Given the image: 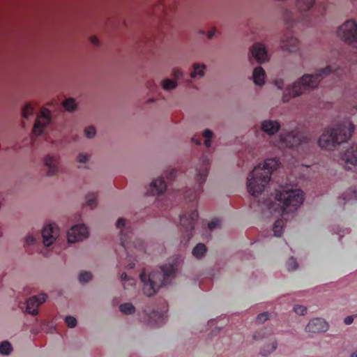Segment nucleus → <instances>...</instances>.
Returning a JSON list of instances; mask_svg holds the SVG:
<instances>
[{
  "mask_svg": "<svg viewBox=\"0 0 357 357\" xmlns=\"http://www.w3.org/2000/svg\"><path fill=\"white\" fill-rule=\"evenodd\" d=\"M280 128V124L276 121L265 120L261 125V130L268 135L277 133Z\"/></svg>",
  "mask_w": 357,
  "mask_h": 357,
  "instance_id": "nucleus-18",
  "label": "nucleus"
},
{
  "mask_svg": "<svg viewBox=\"0 0 357 357\" xmlns=\"http://www.w3.org/2000/svg\"><path fill=\"white\" fill-rule=\"evenodd\" d=\"M85 135L88 138H92L96 135V129L93 126H89L84 130Z\"/></svg>",
  "mask_w": 357,
  "mask_h": 357,
  "instance_id": "nucleus-39",
  "label": "nucleus"
},
{
  "mask_svg": "<svg viewBox=\"0 0 357 357\" xmlns=\"http://www.w3.org/2000/svg\"><path fill=\"white\" fill-rule=\"evenodd\" d=\"M219 225V221L218 220H213L208 222V227L210 230H212L217 227Z\"/></svg>",
  "mask_w": 357,
  "mask_h": 357,
  "instance_id": "nucleus-44",
  "label": "nucleus"
},
{
  "mask_svg": "<svg viewBox=\"0 0 357 357\" xmlns=\"http://www.w3.org/2000/svg\"><path fill=\"white\" fill-rule=\"evenodd\" d=\"M36 107V104L33 102L26 104L22 109V118L27 119L29 116H33Z\"/></svg>",
  "mask_w": 357,
  "mask_h": 357,
  "instance_id": "nucleus-23",
  "label": "nucleus"
},
{
  "mask_svg": "<svg viewBox=\"0 0 357 357\" xmlns=\"http://www.w3.org/2000/svg\"><path fill=\"white\" fill-rule=\"evenodd\" d=\"M208 248L205 244L199 243L192 249V254L197 259H202L207 252Z\"/></svg>",
  "mask_w": 357,
  "mask_h": 357,
  "instance_id": "nucleus-21",
  "label": "nucleus"
},
{
  "mask_svg": "<svg viewBox=\"0 0 357 357\" xmlns=\"http://www.w3.org/2000/svg\"><path fill=\"white\" fill-rule=\"evenodd\" d=\"M121 278L122 280H129V278L128 276L127 275V274L126 273H123L121 275Z\"/></svg>",
  "mask_w": 357,
  "mask_h": 357,
  "instance_id": "nucleus-50",
  "label": "nucleus"
},
{
  "mask_svg": "<svg viewBox=\"0 0 357 357\" xmlns=\"http://www.w3.org/2000/svg\"><path fill=\"white\" fill-rule=\"evenodd\" d=\"M321 78V75L319 73L303 75L292 85L291 89L286 90L283 96L284 101H289L291 98H295L317 88Z\"/></svg>",
  "mask_w": 357,
  "mask_h": 357,
  "instance_id": "nucleus-5",
  "label": "nucleus"
},
{
  "mask_svg": "<svg viewBox=\"0 0 357 357\" xmlns=\"http://www.w3.org/2000/svg\"><path fill=\"white\" fill-rule=\"evenodd\" d=\"M198 213L197 211H191L190 213L184 214L181 217V225L184 229V238H186V243H188L192 236V231L195 228Z\"/></svg>",
  "mask_w": 357,
  "mask_h": 357,
  "instance_id": "nucleus-7",
  "label": "nucleus"
},
{
  "mask_svg": "<svg viewBox=\"0 0 357 357\" xmlns=\"http://www.w3.org/2000/svg\"><path fill=\"white\" fill-rule=\"evenodd\" d=\"M174 275L175 268L171 264H165L148 275L142 271L139 278L144 283V293L148 296H153L162 286L169 283Z\"/></svg>",
  "mask_w": 357,
  "mask_h": 357,
  "instance_id": "nucleus-3",
  "label": "nucleus"
},
{
  "mask_svg": "<svg viewBox=\"0 0 357 357\" xmlns=\"http://www.w3.org/2000/svg\"><path fill=\"white\" fill-rule=\"evenodd\" d=\"M328 69V68H326V69L323 70H322V73H326V71Z\"/></svg>",
  "mask_w": 357,
  "mask_h": 357,
  "instance_id": "nucleus-52",
  "label": "nucleus"
},
{
  "mask_svg": "<svg viewBox=\"0 0 357 357\" xmlns=\"http://www.w3.org/2000/svg\"><path fill=\"white\" fill-rule=\"evenodd\" d=\"M47 298L46 294H40L29 298L26 301V312L32 315L38 314L39 306L44 303Z\"/></svg>",
  "mask_w": 357,
  "mask_h": 357,
  "instance_id": "nucleus-11",
  "label": "nucleus"
},
{
  "mask_svg": "<svg viewBox=\"0 0 357 357\" xmlns=\"http://www.w3.org/2000/svg\"><path fill=\"white\" fill-rule=\"evenodd\" d=\"M278 167V161L275 158L266 159L263 164L255 167L248 177L249 193L256 197L261 194L270 182L273 172Z\"/></svg>",
  "mask_w": 357,
  "mask_h": 357,
  "instance_id": "nucleus-1",
  "label": "nucleus"
},
{
  "mask_svg": "<svg viewBox=\"0 0 357 357\" xmlns=\"http://www.w3.org/2000/svg\"><path fill=\"white\" fill-rule=\"evenodd\" d=\"M299 42L292 36L282 40V49L289 52H295L298 50Z\"/></svg>",
  "mask_w": 357,
  "mask_h": 357,
  "instance_id": "nucleus-19",
  "label": "nucleus"
},
{
  "mask_svg": "<svg viewBox=\"0 0 357 357\" xmlns=\"http://www.w3.org/2000/svg\"><path fill=\"white\" fill-rule=\"evenodd\" d=\"M202 136L205 138L204 145L206 147H210L211 145V138L213 136V132L211 130L206 129L203 132Z\"/></svg>",
  "mask_w": 357,
  "mask_h": 357,
  "instance_id": "nucleus-30",
  "label": "nucleus"
},
{
  "mask_svg": "<svg viewBox=\"0 0 357 357\" xmlns=\"http://www.w3.org/2000/svg\"><path fill=\"white\" fill-rule=\"evenodd\" d=\"M275 199L278 202L280 211L284 214L296 211L303 204L304 195L300 189L281 187L275 191Z\"/></svg>",
  "mask_w": 357,
  "mask_h": 357,
  "instance_id": "nucleus-4",
  "label": "nucleus"
},
{
  "mask_svg": "<svg viewBox=\"0 0 357 357\" xmlns=\"http://www.w3.org/2000/svg\"><path fill=\"white\" fill-rule=\"evenodd\" d=\"M36 238L32 234H28L24 238L26 245H32L36 243Z\"/></svg>",
  "mask_w": 357,
  "mask_h": 357,
  "instance_id": "nucleus-38",
  "label": "nucleus"
},
{
  "mask_svg": "<svg viewBox=\"0 0 357 357\" xmlns=\"http://www.w3.org/2000/svg\"><path fill=\"white\" fill-rule=\"evenodd\" d=\"M119 310L126 315H130L135 312V306L131 303H125L119 305Z\"/></svg>",
  "mask_w": 357,
  "mask_h": 357,
  "instance_id": "nucleus-26",
  "label": "nucleus"
},
{
  "mask_svg": "<svg viewBox=\"0 0 357 357\" xmlns=\"http://www.w3.org/2000/svg\"><path fill=\"white\" fill-rule=\"evenodd\" d=\"M65 323L68 327L75 328L77 326V321L74 317L67 316L65 318Z\"/></svg>",
  "mask_w": 357,
  "mask_h": 357,
  "instance_id": "nucleus-34",
  "label": "nucleus"
},
{
  "mask_svg": "<svg viewBox=\"0 0 357 357\" xmlns=\"http://www.w3.org/2000/svg\"><path fill=\"white\" fill-rule=\"evenodd\" d=\"M287 266H288V269L289 270H291V271H293V270H295L298 268V264L297 263V261L295 258L294 257H291L289 259L288 261H287Z\"/></svg>",
  "mask_w": 357,
  "mask_h": 357,
  "instance_id": "nucleus-35",
  "label": "nucleus"
},
{
  "mask_svg": "<svg viewBox=\"0 0 357 357\" xmlns=\"http://www.w3.org/2000/svg\"><path fill=\"white\" fill-rule=\"evenodd\" d=\"M355 130L354 125L344 123L326 128L318 139V146L324 150L333 151L341 144L347 142Z\"/></svg>",
  "mask_w": 357,
  "mask_h": 357,
  "instance_id": "nucleus-2",
  "label": "nucleus"
},
{
  "mask_svg": "<svg viewBox=\"0 0 357 357\" xmlns=\"http://www.w3.org/2000/svg\"><path fill=\"white\" fill-rule=\"evenodd\" d=\"M92 279V274L89 271H84L80 273L79 275V280L81 282H88Z\"/></svg>",
  "mask_w": 357,
  "mask_h": 357,
  "instance_id": "nucleus-33",
  "label": "nucleus"
},
{
  "mask_svg": "<svg viewBox=\"0 0 357 357\" xmlns=\"http://www.w3.org/2000/svg\"><path fill=\"white\" fill-rule=\"evenodd\" d=\"M172 75L173 76L176 78V79L180 78L181 77H182V72L177 69V68H174L173 70V72H172Z\"/></svg>",
  "mask_w": 357,
  "mask_h": 357,
  "instance_id": "nucleus-45",
  "label": "nucleus"
},
{
  "mask_svg": "<svg viewBox=\"0 0 357 357\" xmlns=\"http://www.w3.org/2000/svg\"><path fill=\"white\" fill-rule=\"evenodd\" d=\"M148 84H150L149 87H151L152 83H150V82H148Z\"/></svg>",
  "mask_w": 357,
  "mask_h": 357,
  "instance_id": "nucleus-55",
  "label": "nucleus"
},
{
  "mask_svg": "<svg viewBox=\"0 0 357 357\" xmlns=\"http://www.w3.org/2000/svg\"><path fill=\"white\" fill-rule=\"evenodd\" d=\"M314 3V0H297L296 7L301 12H304L308 10Z\"/></svg>",
  "mask_w": 357,
  "mask_h": 357,
  "instance_id": "nucleus-25",
  "label": "nucleus"
},
{
  "mask_svg": "<svg viewBox=\"0 0 357 357\" xmlns=\"http://www.w3.org/2000/svg\"><path fill=\"white\" fill-rule=\"evenodd\" d=\"M294 310L297 314L304 315L307 312V307L303 305H296L294 306Z\"/></svg>",
  "mask_w": 357,
  "mask_h": 357,
  "instance_id": "nucleus-37",
  "label": "nucleus"
},
{
  "mask_svg": "<svg viewBox=\"0 0 357 357\" xmlns=\"http://www.w3.org/2000/svg\"><path fill=\"white\" fill-rule=\"evenodd\" d=\"M167 189V185L163 178L159 177L153 181L149 185V194L151 195H159Z\"/></svg>",
  "mask_w": 357,
  "mask_h": 357,
  "instance_id": "nucleus-17",
  "label": "nucleus"
},
{
  "mask_svg": "<svg viewBox=\"0 0 357 357\" xmlns=\"http://www.w3.org/2000/svg\"><path fill=\"white\" fill-rule=\"evenodd\" d=\"M148 84H150L149 87H151L152 83H150V82H148Z\"/></svg>",
  "mask_w": 357,
  "mask_h": 357,
  "instance_id": "nucleus-54",
  "label": "nucleus"
},
{
  "mask_svg": "<svg viewBox=\"0 0 357 357\" xmlns=\"http://www.w3.org/2000/svg\"><path fill=\"white\" fill-rule=\"evenodd\" d=\"M249 60L254 59L258 63H264L269 61L266 46L261 43H255L250 48Z\"/></svg>",
  "mask_w": 357,
  "mask_h": 357,
  "instance_id": "nucleus-9",
  "label": "nucleus"
},
{
  "mask_svg": "<svg viewBox=\"0 0 357 357\" xmlns=\"http://www.w3.org/2000/svg\"><path fill=\"white\" fill-rule=\"evenodd\" d=\"M91 155L87 153H79L77 157V160L80 163H86L90 159Z\"/></svg>",
  "mask_w": 357,
  "mask_h": 357,
  "instance_id": "nucleus-36",
  "label": "nucleus"
},
{
  "mask_svg": "<svg viewBox=\"0 0 357 357\" xmlns=\"http://www.w3.org/2000/svg\"><path fill=\"white\" fill-rule=\"evenodd\" d=\"M126 220L123 218H120L116 221V227L121 230V232H122L123 228L126 227Z\"/></svg>",
  "mask_w": 357,
  "mask_h": 357,
  "instance_id": "nucleus-41",
  "label": "nucleus"
},
{
  "mask_svg": "<svg viewBox=\"0 0 357 357\" xmlns=\"http://www.w3.org/2000/svg\"><path fill=\"white\" fill-rule=\"evenodd\" d=\"M277 345H278V344L275 341H273L271 344H268L266 346V348L264 349V353L269 354V353L273 351L277 348Z\"/></svg>",
  "mask_w": 357,
  "mask_h": 357,
  "instance_id": "nucleus-40",
  "label": "nucleus"
},
{
  "mask_svg": "<svg viewBox=\"0 0 357 357\" xmlns=\"http://www.w3.org/2000/svg\"><path fill=\"white\" fill-rule=\"evenodd\" d=\"M89 237V231L84 225H77L73 226L67 234L68 243H73L84 241Z\"/></svg>",
  "mask_w": 357,
  "mask_h": 357,
  "instance_id": "nucleus-10",
  "label": "nucleus"
},
{
  "mask_svg": "<svg viewBox=\"0 0 357 357\" xmlns=\"http://www.w3.org/2000/svg\"><path fill=\"white\" fill-rule=\"evenodd\" d=\"M254 82L259 86H261L265 82L266 73L262 67L258 66L253 70L252 74Z\"/></svg>",
  "mask_w": 357,
  "mask_h": 357,
  "instance_id": "nucleus-20",
  "label": "nucleus"
},
{
  "mask_svg": "<svg viewBox=\"0 0 357 357\" xmlns=\"http://www.w3.org/2000/svg\"><path fill=\"white\" fill-rule=\"evenodd\" d=\"M328 325L326 322L319 318L311 320L306 326V331L312 333H319L327 330Z\"/></svg>",
  "mask_w": 357,
  "mask_h": 357,
  "instance_id": "nucleus-16",
  "label": "nucleus"
},
{
  "mask_svg": "<svg viewBox=\"0 0 357 357\" xmlns=\"http://www.w3.org/2000/svg\"><path fill=\"white\" fill-rule=\"evenodd\" d=\"M41 234L43 245L49 247L54 244L59 237L60 229L56 224L51 223L43 227Z\"/></svg>",
  "mask_w": 357,
  "mask_h": 357,
  "instance_id": "nucleus-8",
  "label": "nucleus"
},
{
  "mask_svg": "<svg viewBox=\"0 0 357 357\" xmlns=\"http://www.w3.org/2000/svg\"><path fill=\"white\" fill-rule=\"evenodd\" d=\"M63 107L68 111H73L76 107V103L74 99L68 98L63 102Z\"/></svg>",
  "mask_w": 357,
  "mask_h": 357,
  "instance_id": "nucleus-32",
  "label": "nucleus"
},
{
  "mask_svg": "<svg viewBox=\"0 0 357 357\" xmlns=\"http://www.w3.org/2000/svg\"><path fill=\"white\" fill-rule=\"evenodd\" d=\"M216 31V29L214 28L211 31H210L208 33H207V36L208 38L210 39L213 36H214V33Z\"/></svg>",
  "mask_w": 357,
  "mask_h": 357,
  "instance_id": "nucleus-49",
  "label": "nucleus"
},
{
  "mask_svg": "<svg viewBox=\"0 0 357 357\" xmlns=\"http://www.w3.org/2000/svg\"><path fill=\"white\" fill-rule=\"evenodd\" d=\"M51 114L48 109H43L40 112V115L36 119L35 124L33 128V132L36 135H40L43 129L50 122Z\"/></svg>",
  "mask_w": 357,
  "mask_h": 357,
  "instance_id": "nucleus-12",
  "label": "nucleus"
},
{
  "mask_svg": "<svg viewBox=\"0 0 357 357\" xmlns=\"http://www.w3.org/2000/svg\"><path fill=\"white\" fill-rule=\"evenodd\" d=\"M59 156L47 155L44 158V164L48 168L47 176L56 174L59 171Z\"/></svg>",
  "mask_w": 357,
  "mask_h": 357,
  "instance_id": "nucleus-15",
  "label": "nucleus"
},
{
  "mask_svg": "<svg viewBox=\"0 0 357 357\" xmlns=\"http://www.w3.org/2000/svg\"><path fill=\"white\" fill-rule=\"evenodd\" d=\"M161 85L165 90H171L176 88L177 82L176 79H165L162 82Z\"/></svg>",
  "mask_w": 357,
  "mask_h": 357,
  "instance_id": "nucleus-28",
  "label": "nucleus"
},
{
  "mask_svg": "<svg viewBox=\"0 0 357 357\" xmlns=\"http://www.w3.org/2000/svg\"><path fill=\"white\" fill-rule=\"evenodd\" d=\"M177 174V170L172 167H167L163 172L162 178H165L168 181H173Z\"/></svg>",
  "mask_w": 357,
  "mask_h": 357,
  "instance_id": "nucleus-27",
  "label": "nucleus"
},
{
  "mask_svg": "<svg viewBox=\"0 0 357 357\" xmlns=\"http://www.w3.org/2000/svg\"><path fill=\"white\" fill-rule=\"evenodd\" d=\"M12 349V346L8 341H3L0 344V353L3 355H8Z\"/></svg>",
  "mask_w": 357,
  "mask_h": 357,
  "instance_id": "nucleus-29",
  "label": "nucleus"
},
{
  "mask_svg": "<svg viewBox=\"0 0 357 357\" xmlns=\"http://www.w3.org/2000/svg\"><path fill=\"white\" fill-rule=\"evenodd\" d=\"M280 140L287 147L291 148L307 142L299 132H291L280 136Z\"/></svg>",
  "mask_w": 357,
  "mask_h": 357,
  "instance_id": "nucleus-13",
  "label": "nucleus"
},
{
  "mask_svg": "<svg viewBox=\"0 0 357 357\" xmlns=\"http://www.w3.org/2000/svg\"><path fill=\"white\" fill-rule=\"evenodd\" d=\"M152 317H158L160 318V315L158 312L155 311H153L150 314L146 315V319L144 321L148 325H151L152 321H151V318Z\"/></svg>",
  "mask_w": 357,
  "mask_h": 357,
  "instance_id": "nucleus-42",
  "label": "nucleus"
},
{
  "mask_svg": "<svg viewBox=\"0 0 357 357\" xmlns=\"http://www.w3.org/2000/svg\"><path fill=\"white\" fill-rule=\"evenodd\" d=\"M192 141L196 144L197 145H200L202 144V139L200 137L197 136H195L192 138Z\"/></svg>",
  "mask_w": 357,
  "mask_h": 357,
  "instance_id": "nucleus-48",
  "label": "nucleus"
},
{
  "mask_svg": "<svg viewBox=\"0 0 357 357\" xmlns=\"http://www.w3.org/2000/svg\"><path fill=\"white\" fill-rule=\"evenodd\" d=\"M349 101L353 104V106L357 109V90L353 93L350 96Z\"/></svg>",
  "mask_w": 357,
  "mask_h": 357,
  "instance_id": "nucleus-43",
  "label": "nucleus"
},
{
  "mask_svg": "<svg viewBox=\"0 0 357 357\" xmlns=\"http://www.w3.org/2000/svg\"><path fill=\"white\" fill-rule=\"evenodd\" d=\"M337 34L344 43L357 48V24L354 20L345 22L338 29Z\"/></svg>",
  "mask_w": 357,
  "mask_h": 357,
  "instance_id": "nucleus-6",
  "label": "nucleus"
},
{
  "mask_svg": "<svg viewBox=\"0 0 357 357\" xmlns=\"http://www.w3.org/2000/svg\"><path fill=\"white\" fill-rule=\"evenodd\" d=\"M285 227V222L283 219H278L273 224V231L274 236L276 237H280L284 231Z\"/></svg>",
  "mask_w": 357,
  "mask_h": 357,
  "instance_id": "nucleus-22",
  "label": "nucleus"
},
{
  "mask_svg": "<svg viewBox=\"0 0 357 357\" xmlns=\"http://www.w3.org/2000/svg\"><path fill=\"white\" fill-rule=\"evenodd\" d=\"M350 357H357V350L352 353Z\"/></svg>",
  "mask_w": 357,
  "mask_h": 357,
  "instance_id": "nucleus-51",
  "label": "nucleus"
},
{
  "mask_svg": "<svg viewBox=\"0 0 357 357\" xmlns=\"http://www.w3.org/2000/svg\"><path fill=\"white\" fill-rule=\"evenodd\" d=\"M193 70L190 73V77L192 78H195L196 77H203L204 75V70L206 69V66L204 64H199L195 63L192 66Z\"/></svg>",
  "mask_w": 357,
  "mask_h": 357,
  "instance_id": "nucleus-24",
  "label": "nucleus"
},
{
  "mask_svg": "<svg viewBox=\"0 0 357 357\" xmlns=\"http://www.w3.org/2000/svg\"><path fill=\"white\" fill-rule=\"evenodd\" d=\"M354 319V318L353 316H348V317H345L344 322L345 324L349 325L353 323Z\"/></svg>",
  "mask_w": 357,
  "mask_h": 357,
  "instance_id": "nucleus-47",
  "label": "nucleus"
},
{
  "mask_svg": "<svg viewBox=\"0 0 357 357\" xmlns=\"http://www.w3.org/2000/svg\"><path fill=\"white\" fill-rule=\"evenodd\" d=\"M89 40L91 43V44H93V45H95V46L99 45V40L96 36H91L89 38Z\"/></svg>",
  "mask_w": 357,
  "mask_h": 357,
  "instance_id": "nucleus-46",
  "label": "nucleus"
},
{
  "mask_svg": "<svg viewBox=\"0 0 357 357\" xmlns=\"http://www.w3.org/2000/svg\"><path fill=\"white\" fill-rule=\"evenodd\" d=\"M148 84H150L149 87H151L152 83H150V82H148Z\"/></svg>",
  "mask_w": 357,
  "mask_h": 357,
  "instance_id": "nucleus-53",
  "label": "nucleus"
},
{
  "mask_svg": "<svg viewBox=\"0 0 357 357\" xmlns=\"http://www.w3.org/2000/svg\"><path fill=\"white\" fill-rule=\"evenodd\" d=\"M270 319V313L268 312H264L260 313L256 317L255 322L257 324H262L265 321H268Z\"/></svg>",
  "mask_w": 357,
  "mask_h": 357,
  "instance_id": "nucleus-31",
  "label": "nucleus"
},
{
  "mask_svg": "<svg viewBox=\"0 0 357 357\" xmlns=\"http://www.w3.org/2000/svg\"><path fill=\"white\" fill-rule=\"evenodd\" d=\"M341 160L349 167H357V144H352L342 153Z\"/></svg>",
  "mask_w": 357,
  "mask_h": 357,
  "instance_id": "nucleus-14",
  "label": "nucleus"
}]
</instances>
